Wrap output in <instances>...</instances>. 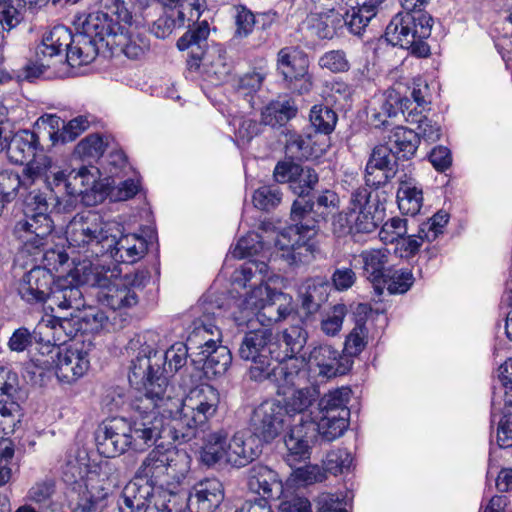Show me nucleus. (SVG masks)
Masks as SVG:
<instances>
[{"instance_id": "nucleus-1", "label": "nucleus", "mask_w": 512, "mask_h": 512, "mask_svg": "<svg viewBox=\"0 0 512 512\" xmlns=\"http://www.w3.org/2000/svg\"><path fill=\"white\" fill-rule=\"evenodd\" d=\"M157 335L147 332L144 342L130 361L128 381L140 393V408H161L171 400L167 395L168 379L187 362L190 347L186 343L173 344L166 351L157 350L147 340L155 342Z\"/></svg>"}, {"instance_id": "nucleus-2", "label": "nucleus", "mask_w": 512, "mask_h": 512, "mask_svg": "<svg viewBox=\"0 0 512 512\" xmlns=\"http://www.w3.org/2000/svg\"><path fill=\"white\" fill-rule=\"evenodd\" d=\"M140 395L134 401L138 412L131 419L114 417L97 429L95 441L100 455L115 458L129 449L143 451L158 439L166 437L165 419L160 408H140Z\"/></svg>"}, {"instance_id": "nucleus-3", "label": "nucleus", "mask_w": 512, "mask_h": 512, "mask_svg": "<svg viewBox=\"0 0 512 512\" xmlns=\"http://www.w3.org/2000/svg\"><path fill=\"white\" fill-rule=\"evenodd\" d=\"M219 404V391L212 385L202 384L192 389L182 401L180 417L171 426L165 422L166 433L184 443L199 437L209 420L216 415Z\"/></svg>"}, {"instance_id": "nucleus-4", "label": "nucleus", "mask_w": 512, "mask_h": 512, "mask_svg": "<svg viewBox=\"0 0 512 512\" xmlns=\"http://www.w3.org/2000/svg\"><path fill=\"white\" fill-rule=\"evenodd\" d=\"M55 194L40 190L31 191L25 199L24 216L13 229L14 236L20 241L22 251L29 255L41 252L47 244V238L53 231V221L49 215L53 201L60 203Z\"/></svg>"}, {"instance_id": "nucleus-5", "label": "nucleus", "mask_w": 512, "mask_h": 512, "mask_svg": "<svg viewBox=\"0 0 512 512\" xmlns=\"http://www.w3.org/2000/svg\"><path fill=\"white\" fill-rule=\"evenodd\" d=\"M189 462L185 451L156 446L143 459L135 477L144 480V485H150L154 490L156 486L168 484L169 480L184 477L189 470Z\"/></svg>"}, {"instance_id": "nucleus-6", "label": "nucleus", "mask_w": 512, "mask_h": 512, "mask_svg": "<svg viewBox=\"0 0 512 512\" xmlns=\"http://www.w3.org/2000/svg\"><path fill=\"white\" fill-rule=\"evenodd\" d=\"M119 232V222L105 221L97 212L88 211L76 216L67 229V240L73 246H87L92 254L105 256V248H110L114 234Z\"/></svg>"}, {"instance_id": "nucleus-7", "label": "nucleus", "mask_w": 512, "mask_h": 512, "mask_svg": "<svg viewBox=\"0 0 512 512\" xmlns=\"http://www.w3.org/2000/svg\"><path fill=\"white\" fill-rule=\"evenodd\" d=\"M102 10L77 12L71 21L76 32H128L138 29L124 0H104Z\"/></svg>"}, {"instance_id": "nucleus-8", "label": "nucleus", "mask_w": 512, "mask_h": 512, "mask_svg": "<svg viewBox=\"0 0 512 512\" xmlns=\"http://www.w3.org/2000/svg\"><path fill=\"white\" fill-rule=\"evenodd\" d=\"M351 389L342 386L324 394L318 402L317 413L311 419L321 440L331 442L341 437L349 427L350 410L347 403Z\"/></svg>"}, {"instance_id": "nucleus-9", "label": "nucleus", "mask_w": 512, "mask_h": 512, "mask_svg": "<svg viewBox=\"0 0 512 512\" xmlns=\"http://www.w3.org/2000/svg\"><path fill=\"white\" fill-rule=\"evenodd\" d=\"M107 272H110L109 276L107 273L103 276L96 274L93 283L102 289L99 295L102 303L115 313L116 310L135 306L138 303L135 288L144 286L145 282L149 280L148 271L136 270L126 273L123 277L115 275L114 270L108 269Z\"/></svg>"}, {"instance_id": "nucleus-10", "label": "nucleus", "mask_w": 512, "mask_h": 512, "mask_svg": "<svg viewBox=\"0 0 512 512\" xmlns=\"http://www.w3.org/2000/svg\"><path fill=\"white\" fill-rule=\"evenodd\" d=\"M279 350L274 342V332L269 328L254 329L246 332L238 347V356L252 363L249 377L255 382H263L265 371L276 362Z\"/></svg>"}, {"instance_id": "nucleus-11", "label": "nucleus", "mask_w": 512, "mask_h": 512, "mask_svg": "<svg viewBox=\"0 0 512 512\" xmlns=\"http://www.w3.org/2000/svg\"><path fill=\"white\" fill-rule=\"evenodd\" d=\"M317 232L318 228L310 230L305 224L292 221V225L279 232L274 240L277 256L289 266L309 264L319 251L314 239Z\"/></svg>"}, {"instance_id": "nucleus-12", "label": "nucleus", "mask_w": 512, "mask_h": 512, "mask_svg": "<svg viewBox=\"0 0 512 512\" xmlns=\"http://www.w3.org/2000/svg\"><path fill=\"white\" fill-rule=\"evenodd\" d=\"M350 206L351 213L358 210L356 216H352L350 224L352 236L374 232L384 219L385 206L380 200L379 192L370 191L367 187L352 191Z\"/></svg>"}, {"instance_id": "nucleus-13", "label": "nucleus", "mask_w": 512, "mask_h": 512, "mask_svg": "<svg viewBox=\"0 0 512 512\" xmlns=\"http://www.w3.org/2000/svg\"><path fill=\"white\" fill-rule=\"evenodd\" d=\"M291 425V415L276 400L264 401L252 412L249 428L252 435L265 443H271L286 427Z\"/></svg>"}, {"instance_id": "nucleus-14", "label": "nucleus", "mask_w": 512, "mask_h": 512, "mask_svg": "<svg viewBox=\"0 0 512 512\" xmlns=\"http://www.w3.org/2000/svg\"><path fill=\"white\" fill-rule=\"evenodd\" d=\"M46 0H0V25L9 32L32 17L29 32L44 29Z\"/></svg>"}, {"instance_id": "nucleus-15", "label": "nucleus", "mask_w": 512, "mask_h": 512, "mask_svg": "<svg viewBox=\"0 0 512 512\" xmlns=\"http://www.w3.org/2000/svg\"><path fill=\"white\" fill-rule=\"evenodd\" d=\"M69 315L70 317L46 314L38 322L36 334L44 342L47 354H53L60 349V345L65 344L83 330L79 315L74 312Z\"/></svg>"}, {"instance_id": "nucleus-16", "label": "nucleus", "mask_w": 512, "mask_h": 512, "mask_svg": "<svg viewBox=\"0 0 512 512\" xmlns=\"http://www.w3.org/2000/svg\"><path fill=\"white\" fill-rule=\"evenodd\" d=\"M338 197L335 192L325 189L320 193H311L308 197L297 198L291 206L290 219L312 227L319 228L331 209L336 207Z\"/></svg>"}, {"instance_id": "nucleus-17", "label": "nucleus", "mask_w": 512, "mask_h": 512, "mask_svg": "<svg viewBox=\"0 0 512 512\" xmlns=\"http://www.w3.org/2000/svg\"><path fill=\"white\" fill-rule=\"evenodd\" d=\"M105 42V34H68L65 39V68L88 65L99 54L110 57Z\"/></svg>"}, {"instance_id": "nucleus-18", "label": "nucleus", "mask_w": 512, "mask_h": 512, "mask_svg": "<svg viewBox=\"0 0 512 512\" xmlns=\"http://www.w3.org/2000/svg\"><path fill=\"white\" fill-rule=\"evenodd\" d=\"M49 359H36L46 368L55 363V374L60 382L72 383L82 377L89 369L88 353L79 349L68 348L63 351L57 349L53 354H47Z\"/></svg>"}, {"instance_id": "nucleus-19", "label": "nucleus", "mask_w": 512, "mask_h": 512, "mask_svg": "<svg viewBox=\"0 0 512 512\" xmlns=\"http://www.w3.org/2000/svg\"><path fill=\"white\" fill-rule=\"evenodd\" d=\"M289 426L284 443L287 448L286 460L291 464L309 458L311 444L320 436L317 425L312 420H304L303 417Z\"/></svg>"}, {"instance_id": "nucleus-20", "label": "nucleus", "mask_w": 512, "mask_h": 512, "mask_svg": "<svg viewBox=\"0 0 512 512\" xmlns=\"http://www.w3.org/2000/svg\"><path fill=\"white\" fill-rule=\"evenodd\" d=\"M54 282V276L48 269L35 266L22 277L18 293L29 304H49Z\"/></svg>"}, {"instance_id": "nucleus-21", "label": "nucleus", "mask_w": 512, "mask_h": 512, "mask_svg": "<svg viewBox=\"0 0 512 512\" xmlns=\"http://www.w3.org/2000/svg\"><path fill=\"white\" fill-rule=\"evenodd\" d=\"M225 497L222 482L215 477H207L196 482L189 493L187 505L195 512H213Z\"/></svg>"}, {"instance_id": "nucleus-22", "label": "nucleus", "mask_w": 512, "mask_h": 512, "mask_svg": "<svg viewBox=\"0 0 512 512\" xmlns=\"http://www.w3.org/2000/svg\"><path fill=\"white\" fill-rule=\"evenodd\" d=\"M307 361L319 369V375L333 378L348 373L353 360L347 355H341L330 345L315 346L309 353Z\"/></svg>"}, {"instance_id": "nucleus-23", "label": "nucleus", "mask_w": 512, "mask_h": 512, "mask_svg": "<svg viewBox=\"0 0 512 512\" xmlns=\"http://www.w3.org/2000/svg\"><path fill=\"white\" fill-rule=\"evenodd\" d=\"M277 298L283 299L284 293L272 289L267 284L255 286L240 304L241 316L235 318L238 325L249 322L254 316L260 322H263V314L268 310V306L271 305L273 299Z\"/></svg>"}, {"instance_id": "nucleus-24", "label": "nucleus", "mask_w": 512, "mask_h": 512, "mask_svg": "<svg viewBox=\"0 0 512 512\" xmlns=\"http://www.w3.org/2000/svg\"><path fill=\"white\" fill-rule=\"evenodd\" d=\"M111 247L105 248V255L116 263L132 264L140 260L147 251L146 240L136 234H123V227L119 223V232L113 233Z\"/></svg>"}, {"instance_id": "nucleus-25", "label": "nucleus", "mask_w": 512, "mask_h": 512, "mask_svg": "<svg viewBox=\"0 0 512 512\" xmlns=\"http://www.w3.org/2000/svg\"><path fill=\"white\" fill-rule=\"evenodd\" d=\"M306 357L288 359L277 363L276 366H270L264 373L263 382L269 381L280 389L300 386L306 380V371L304 366ZM285 393L284 391L282 392Z\"/></svg>"}, {"instance_id": "nucleus-26", "label": "nucleus", "mask_w": 512, "mask_h": 512, "mask_svg": "<svg viewBox=\"0 0 512 512\" xmlns=\"http://www.w3.org/2000/svg\"><path fill=\"white\" fill-rule=\"evenodd\" d=\"M390 252L388 249L364 250L359 255L362 263L363 275L373 284L378 295L383 294L385 277L389 276L391 268L388 266Z\"/></svg>"}, {"instance_id": "nucleus-27", "label": "nucleus", "mask_w": 512, "mask_h": 512, "mask_svg": "<svg viewBox=\"0 0 512 512\" xmlns=\"http://www.w3.org/2000/svg\"><path fill=\"white\" fill-rule=\"evenodd\" d=\"M215 334L219 336V329L214 322L213 315L211 316L210 313L206 314L204 312L203 316L194 320L193 330L190 332L186 342L188 346H191V359L194 358L193 355H196V358H198L217 346L216 340L210 337Z\"/></svg>"}, {"instance_id": "nucleus-28", "label": "nucleus", "mask_w": 512, "mask_h": 512, "mask_svg": "<svg viewBox=\"0 0 512 512\" xmlns=\"http://www.w3.org/2000/svg\"><path fill=\"white\" fill-rule=\"evenodd\" d=\"M247 485L251 492L261 495L259 499L266 501L278 498L282 493L278 474L262 464H255L248 470Z\"/></svg>"}, {"instance_id": "nucleus-29", "label": "nucleus", "mask_w": 512, "mask_h": 512, "mask_svg": "<svg viewBox=\"0 0 512 512\" xmlns=\"http://www.w3.org/2000/svg\"><path fill=\"white\" fill-rule=\"evenodd\" d=\"M286 153L292 158L315 160L322 157L329 148L328 139L317 135H290L286 142Z\"/></svg>"}, {"instance_id": "nucleus-30", "label": "nucleus", "mask_w": 512, "mask_h": 512, "mask_svg": "<svg viewBox=\"0 0 512 512\" xmlns=\"http://www.w3.org/2000/svg\"><path fill=\"white\" fill-rule=\"evenodd\" d=\"M82 179L83 177L81 178V173H78V171L64 169L59 179V185L53 191L55 198L63 199L67 196L70 198L69 202L71 204L73 199L76 200L78 197H81V201L88 206L101 202L104 199V193H99L98 196L94 195L93 199H91L88 188L84 187Z\"/></svg>"}, {"instance_id": "nucleus-31", "label": "nucleus", "mask_w": 512, "mask_h": 512, "mask_svg": "<svg viewBox=\"0 0 512 512\" xmlns=\"http://www.w3.org/2000/svg\"><path fill=\"white\" fill-rule=\"evenodd\" d=\"M329 293L330 285L323 279L313 278L306 281L304 291L301 293V310L305 323H310L315 319V315L328 301Z\"/></svg>"}, {"instance_id": "nucleus-32", "label": "nucleus", "mask_w": 512, "mask_h": 512, "mask_svg": "<svg viewBox=\"0 0 512 512\" xmlns=\"http://www.w3.org/2000/svg\"><path fill=\"white\" fill-rule=\"evenodd\" d=\"M308 339L307 331L300 325H291L280 333L274 332V342L280 355H276V363L288 359L301 358Z\"/></svg>"}, {"instance_id": "nucleus-33", "label": "nucleus", "mask_w": 512, "mask_h": 512, "mask_svg": "<svg viewBox=\"0 0 512 512\" xmlns=\"http://www.w3.org/2000/svg\"><path fill=\"white\" fill-rule=\"evenodd\" d=\"M202 446L200 459L208 467L214 466L222 460H227L228 447H230L229 432L224 428L202 433Z\"/></svg>"}, {"instance_id": "nucleus-34", "label": "nucleus", "mask_w": 512, "mask_h": 512, "mask_svg": "<svg viewBox=\"0 0 512 512\" xmlns=\"http://www.w3.org/2000/svg\"><path fill=\"white\" fill-rule=\"evenodd\" d=\"M84 306L83 293L79 286L73 285L68 279H58L54 282L52 294L49 297L48 309L79 311Z\"/></svg>"}, {"instance_id": "nucleus-35", "label": "nucleus", "mask_w": 512, "mask_h": 512, "mask_svg": "<svg viewBox=\"0 0 512 512\" xmlns=\"http://www.w3.org/2000/svg\"><path fill=\"white\" fill-rule=\"evenodd\" d=\"M39 137L29 130L15 133L10 140L7 139L5 149L10 161L14 164H28L39 150Z\"/></svg>"}, {"instance_id": "nucleus-36", "label": "nucleus", "mask_w": 512, "mask_h": 512, "mask_svg": "<svg viewBox=\"0 0 512 512\" xmlns=\"http://www.w3.org/2000/svg\"><path fill=\"white\" fill-rule=\"evenodd\" d=\"M64 51L65 41H61L58 34H46L36 46L35 55L53 69L49 76H62L65 73Z\"/></svg>"}, {"instance_id": "nucleus-37", "label": "nucleus", "mask_w": 512, "mask_h": 512, "mask_svg": "<svg viewBox=\"0 0 512 512\" xmlns=\"http://www.w3.org/2000/svg\"><path fill=\"white\" fill-rule=\"evenodd\" d=\"M105 40L110 56L121 52L131 59L138 58L150 46L146 34H105Z\"/></svg>"}, {"instance_id": "nucleus-38", "label": "nucleus", "mask_w": 512, "mask_h": 512, "mask_svg": "<svg viewBox=\"0 0 512 512\" xmlns=\"http://www.w3.org/2000/svg\"><path fill=\"white\" fill-rule=\"evenodd\" d=\"M25 171L32 180L43 179L47 189L53 192L55 187L59 185V179L64 169H61L50 156L37 151L28 162Z\"/></svg>"}, {"instance_id": "nucleus-39", "label": "nucleus", "mask_w": 512, "mask_h": 512, "mask_svg": "<svg viewBox=\"0 0 512 512\" xmlns=\"http://www.w3.org/2000/svg\"><path fill=\"white\" fill-rule=\"evenodd\" d=\"M155 492L150 485L128 483L122 490L117 506L119 512H145Z\"/></svg>"}, {"instance_id": "nucleus-40", "label": "nucleus", "mask_w": 512, "mask_h": 512, "mask_svg": "<svg viewBox=\"0 0 512 512\" xmlns=\"http://www.w3.org/2000/svg\"><path fill=\"white\" fill-rule=\"evenodd\" d=\"M385 143L399 159L409 160L419 147V134L412 129L397 126L385 137Z\"/></svg>"}, {"instance_id": "nucleus-41", "label": "nucleus", "mask_w": 512, "mask_h": 512, "mask_svg": "<svg viewBox=\"0 0 512 512\" xmlns=\"http://www.w3.org/2000/svg\"><path fill=\"white\" fill-rule=\"evenodd\" d=\"M260 453L261 448L252 436L244 439L243 436L235 434L230 439L226 462L236 468L245 467L254 461Z\"/></svg>"}, {"instance_id": "nucleus-42", "label": "nucleus", "mask_w": 512, "mask_h": 512, "mask_svg": "<svg viewBox=\"0 0 512 512\" xmlns=\"http://www.w3.org/2000/svg\"><path fill=\"white\" fill-rule=\"evenodd\" d=\"M192 362L202 365L206 375L221 376L225 374L232 362V354L226 346H216Z\"/></svg>"}, {"instance_id": "nucleus-43", "label": "nucleus", "mask_w": 512, "mask_h": 512, "mask_svg": "<svg viewBox=\"0 0 512 512\" xmlns=\"http://www.w3.org/2000/svg\"><path fill=\"white\" fill-rule=\"evenodd\" d=\"M433 17L422 11L396 14L386 27L385 32H417L418 28L431 30Z\"/></svg>"}, {"instance_id": "nucleus-44", "label": "nucleus", "mask_w": 512, "mask_h": 512, "mask_svg": "<svg viewBox=\"0 0 512 512\" xmlns=\"http://www.w3.org/2000/svg\"><path fill=\"white\" fill-rule=\"evenodd\" d=\"M315 389L300 388L295 390L290 397L286 399L284 408L287 415H291V424L297 423L303 417L304 420H311L314 412L308 413V408L315 401Z\"/></svg>"}, {"instance_id": "nucleus-45", "label": "nucleus", "mask_w": 512, "mask_h": 512, "mask_svg": "<svg viewBox=\"0 0 512 512\" xmlns=\"http://www.w3.org/2000/svg\"><path fill=\"white\" fill-rule=\"evenodd\" d=\"M297 114V108L289 99L271 101L261 112V120L271 127L284 126Z\"/></svg>"}, {"instance_id": "nucleus-46", "label": "nucleus", "mask_w": 512, "mask_h": 512, "mask_svg": "<svg viewBox=\"0 0 512 512\" xmlns=\"http://www.w3.org/2000/svg\"><path fill=\"white\" fill-rule=\"evenodd\" d=\"M78 315L83 325V331L98 332L122 328V324L116 322V314L112 311L107 313L97 307H89Z\"/></svg>"}, {"instance_id": "nucleus-47", "label": "nucleus", "mask_w": 512, "mask_h": 512, "mask_svg": "<svg viewBox=\"0 0 512 512\" xmlns=\"http://www.w3.org/2000/svg\"><path fill=\"white\" fill-rule=\"evenodd\" d=\"M44 123H47L51 128H59V125L62 124V131L59 133H49L50 136L54 139L56 136V140H61L62 142H70L75 140L81 133L88 129L90 125V121L86 116H78L71 119L68 123L65 122L56 115H48L46 118L42 117Z\"/></svg>"}, {"instance_id": "nucleus-48", "label": "nucleus", "mask_w": 512, "mask_h": 512, "mask_svg": "<svg viewBox=\"0 0 512 512\" xmlns=\"http://www.w3.org/2000/svg\"><path fill=\"white\" fill-rule=\"evenodd\" d=\"M423 202L422 190L414 186L411 182L401 180L397 191V203L403 214L416 215Z\"/></svg>"}, {"instance_id": "nucleus-49", "label": "nucleus", "mask_w": 512, "mask_h": 512, "mask_svg": "<svg viewBox=\"0 0 512 512\" xmlns=\"http://www.w3.org/2000/svg\"><path fill=\"white\" fill-rule=\"evenodd\" d=\"M385 40L409 50L416 57L425 58L431 53L430 46L420 34H384Z\"/></svg>"}, {"instance_id": "nucleus-50", "label": "nucleus", "mask_w": 512, "mask_h": 512, "mask_svg": "<svg viewBox=\"0 0 512 512\" xmlns=\"http://www.w3.org/2000/svg\"><path fill=\"white\" fill-rule=\"evenodd\" d=\"M309 119L311 126L315 129V133L326 136L334 131L338 116L328 106L315 105L310 111Z\"/></svg>"}, {"instance_id": "nucleus-51", "label": "nucleus", "mask_w": 512, "mask_h": 512, "mask_svg": "<svg viewBox=\"0 0 512 512\" xmlns=\"http://www.w3.org/2000/svg\"><path fill=\"white\" fill-rule=\"evenodd\" d=\"M264 76L259 72H251L243 75L238 80L236 93L248 103L250 109H255L259 104L257 92L262 86Z\"/></svg>"}, {"instance_id": "nucleus-52", "label": "nucleus", "mask_w": 512, "mask_h": 512, "mask_svg": "<svg viewBox=\"0 0 512 512\" xmlns=\"http://www.w3.org/2000/svg\"><path fill=\"white\" fill-rule=\"evenodd\" d=\"M184 506L185 501L181 495L163 490L155 493L145 512H182Z\"/></svg>"}, {"instance_id": "nucleus-53", "label": "nucleus", "mask_w": 512, "mask_h": 512, "mask_svg": "<svg viewBox=\"0 0 512 512\" xmlns=\"http://www.w3.org/2000/svg\"><path fill=\"white\" fill-rule=\"evenodd\" d=\"M398 160V156L384 143L374 147L366 166L371 170L374 168L388 170V173L391 175L398 171Z\"/></svg>"}, {"instance_id": "nucleus-54", "label": "nucleus", "mask_w": 512, "mask_h": 512, "mask_svg": "<svg viewBox=\"0 0 512 512\" xmlns=\"http://www.w3.org/2000/svg\"><path fill=\"white\" fill-rule=\"evenodd\" d=\"M266 272L267 265L264 262L248 261L236 272L234 282L243 287L264 284Z\"/></svg>"}, {"instance_id": "nucleus-55", "label": "nucleus", "mask_w": 512, "mask_h": 512, "mask_svg": "<svg viewBox=\"0 0 512 512\" xmlns=\"http://www.w3.org/2000/svg\"><path fill=\"white\" fill-rule=\"evenodd\" d=\"M19 379L10 368L0 366V405L18 403Z\"/></svg>"}, {"instance_id": "nucleus-56", "label": "nucleus", "mask_w": 512, "mask_h": 512, "mask_svg": "<svg viewBox=\"0 0 512 512\" xmlns=\"http://www.w3.org/2000/svg\"><path fill=\"white\" fill-rule=\"evenodd\" d=\"M286 82H289V88L298 91L299 94L307 93L311 90L312 83L307 74L305 65H296V61L288 67L279 71Z\"/></svg>"}, {"instance_id": "nucleus-57", "label": "nucleus", "mask_w": 512, "mask_h": 512, "mask_svg": "<svg viewBox=\"0 0 512 512\" xmlns=\"http://www.w3.org/2000/svg\"><path fill=\"white\" fill-rule=\"evenodd\" d=\"M385 0H357L355 3L356 12L352 14L349 22L354 32L353 27L357 29H363L369 23V21L376 16L379 8Z\"/></svg>"}, {"instance_id": "nucleus-58", "label": "nucleus", "mask_w": 512, "mask_h": 512, "mask_svg": "<svg viewBox=\"0 0 512 512\" xmlns=\"http://www.w3.org/2000/svg\"><path fill=\"white\" fill-rule=\"evenodd\" d=\"M237 32H253L266 30L270 28L271 19L268 14H253L251 11L243 8L236 17Z\"/></svg>"}, {"instance_id": "nucleus-59", "label": "nucleus", "mask_w": 512, "mask_h": 512, "mask_svg": "<svg viewBox=\"0 0 512 512\" xmlns=\"http://www.w3.org/2000/svg\"><path fill=\"white\" fill-rule=\"evenodd\" d=\"M368 343V329L365 321L358 320L345 340L344 351L349 358L358 356Z\"/></svg>"}, {"instance_id": "nucleus-60", "label": "nucleus", "mask_w": 512, "mask_h": 512, "mask_svg": "<svg viewBox=\"0 0 512 512\" xmlns=\"http://www.w3.org/2000/svg\"><path fill=\"white\" fill-rule=\"evenodd\" d=\"M319 182V175L309 166H301L291 189L298 198L308 197Z\"/></svg>"}, {"instance_id": "nucleus-61", "label": "nucleus", "mask_w": 512, "mask_h": 512, "mask_svg": "<svg viewBox=\"0 0 512 512\" xmlns=\"http://www.w3.org/2000/svg\"><path fill=\"white\" fill-rule=\"evenodd\" d=\"M51 72H53V69L50 68L49 64L39 60L37 56L34 55L33 58L28 60L23 68L16 70L15 79L18 82H33L41 77L52 78L53 76H49Z\"/></svg>"}, {"instance_id": "nucleus-62", "label": "nucleus", "mask_w": 512, "mask_h": 512, "mask_svg": "<svg viewBox=\"0 0 512 512\" xmlns=\"http://www.w3.org/2000/svg\"><path fill=\"white\" fill-rule=\"evenodd\" d=\"M414 277L409 269L390 270L389 276L385 277V283L382 284L383 290L386 288L389 294L406 293L413 285Z\"/></svg>"}, {"instance_id": "nucleus-63", "label": "nucleus", "mask_w": 512, "mask_h": 512, "mask_svg": "<svg viewBox=\"0 0 512 512\" xmlns=\"http://www.w3.org/2000/svg\"><path fill=\"white\" fill-rule=\"evenodd\" d=\"M282 200V193L275 185L259 187L253 194V204L257 209L271 211L275 209Z\"/></svg>"}, {"instance_id": "nucleus-64", "label": "nucleus", "mask_w": 512, "mask_h": 512, "mask_svg": "<svg viewBox=\"0 0 512 512\" xmlns=\"http://www.w3.org/2000/svg\"><path fill=\"white\" fill-rule=\"evenodd\" d=\"M107 493L102 488L87 490L80 498L75 512H102L106 507Z\"/></svg>"}]
</instances>
